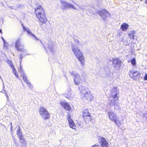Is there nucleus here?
Returning a JSON list of instances; mask_svg holds the SVG:
<instances>
[{"instance_id": "nucleus-1", "label": "nucleus", "mask_w": 147, "mask_h": 147, "mask_svg": "<svg viewBox=\"0 0 147 147\" xmlns=\"http://www.w3.org/2000/svg\"><path fill=\"white\" fill-rule=\"evenodd\" d=\"M74 44L71 45V49L75 56L80 62L81 65H84L85 60L81 51L78 47L80 44L79 41L77 39H74Z\"/></svg>"}, {"instance_id": "nucleus-2", "label": "nucleus", "mask_w": 147, "mask_h": 147, "mask_svg": "<svg viewBox=\"0 0 147 147\" xmlns=\"http://www.w3.org/2000/svg\"><path fill=\"white\" fill-rule=\"evenodd\" d=\"M35 13L38 19L41 22L45 23L47 19L44 10L41 6L35 9Z\"/></svg>"}, {"instance_id": "nucleus-3", "label": "nucleus", "mask_w": 147, "mask_h": 147, "mask_svg": "<svg viewBox=\"0 0 147 147\" xmlns=\"http://www.w3.org/2000/svg\"><path fill=\"white\" fill-rule=\"evenodd\" d=\"M20 57L19 59L20 61V69H19V71L20 73L21 76H22L23 77V80L24 81L25 83L28 84V86L31 88H32V86L31 84L29 83L28 80H27V78L26 74L24 72L23 70L22 69V66L21 65V63L22 59V54H20Z\"/></svg>"}, {"instance_id": "nucleus-4", "label": "nucleus", "mask_w": 147, "mask_h": 147, "mask_svg": "<svg viewBox=\"0 0 147 147\" xmlns=\"http://www.w3.org/2000/svg\"><path fill=\"white\" fill-rule=\"evenodd\" d=\"M108 113L109 117L110 119L114 121L118 126H119L121 125V123L118 120V117L112 111H109Z\"/></svg>"}, {"instance_id": "nucleus-5", "label": "nucleus", "mask_w": 147, "mask_h": 147, "mask_svg": "<svg viewBox=\"0 0 147 147\" xmlns=\"http://www.w3.org/2000/svg\"><path fill=\"white\" fill-rule=\"evenodd\" d=\"M71 75L74 77V81L75 84L77 86L80 85L82 82L80 75L75 72H72Z\"/></svg>"}, {"instance_id": "nucleus-6", "label": "nucleus", "mask_w": 147, "mask_h": 147, "mask_svg": "<svg viewBox=\"0 0 147 147\" xmlns=\"http://www.w3.org/2000/svg\"><path fill=\"white\" fill-rule=\"evenodd\" d=\"M39 113L42 116V118L44 119H47L50 117V115L49 112L43 108L41 107L40 109Z\"/></svg>"}, {"instance_id": "nucleus-7", "label": "nucleus", "mask_w": 147, "mask_h": 147, "mask_svg": "<svg viewBox=\"0 0 147 147\" xmlns=\"http://www.w3.org/2000/svg\"><path fill=\"white\" fill-rule=\"evenodd\" d=\"M61 8L63 9L70 8L75 9H76L73 4L67 3L65 1L61 0Z\"/></svg>"}, {"instance_id": "nucleus-8", "label": "nucleus", "mask_w": 147, "mask_h": 147, "mask_svg": "<svg viewBox=\"0 0 147 147\" xmlns=\"http://www.w3.org/2000/svg\"><path fill=\"white\" fill-rule=\"evenodd\" d=\"M98 13L101 16L102 20L105 21L106 20V19L107 18L110 17V13L107 11L105 10H103L102 11H98Z\"/></svg>"}, {"instance_id": "nucleus-9", "label": "nucleus", "mask_w": 147, "mask_h": 147, "mask_svg": "<svg viewBox=\"0 0 147 147\" xmlns=\"http://www.w3.org/2000/svg\"><path fill=\"white\" fill-rule=\"evenodd\" d=\"M20 39L18 38L15 43V47L16 49L21 52H24L25 50L23 49V46L20 42Z\"/></svg>"}, {"instance_id": "nucleus-10", "label": "nucleus", "mask_w": 147, "mask_h": 147, "mask_svg": "<svg viewBox=\"0 0 147 147\" xmlns=\"http://www.w3.org/2000/svg\"><path fill=\"white\" fill-rule=\"evenodd\" d=\"M105 74L106 76L110 80V78H113V73L111 71V69L109 67H107L105 68Z\"/></svg>"}, {"instance_id": "nucleus-11", "label": "nucleus", "mask_w": 147, "mask_h": 147, "mask_svg": "<svg viewBox=\"0 0 147 147\" xmlns=\"http://www.w3.org/2000/svg\"><path fill=\"white\" fill-rule=\"evenodd\" d=\"M113 66L116 68L117 69H119V67L121 63V61L116 58L113 59L112 61Z\"/></svg>"}, {"instance_id": "nucleus-12", "label": "nucleus", "mask_w": 147, "mask_h": 147, "mask_svg": "<svg viewBox=\"0 0 147 147\" xmlns=\"http://www.w3.org/2000/svg\"><path fill=\"white\" fill-rule=\"evenodd\" d=\"M79 88L82 96L89 92L88 89L86 87L81 86L79 87Z\"/></svg>"}, {"instance_id": "nucleus-13", "label": "nucleus", "mask_w": 147, "mask_h": 147, "mask_svg": "<svg viewBox=\"0 0 147 147\" xmlns=\"http://www.w3.org/2000/svg\"><path fill=\"white\" fill-rule=\"evenodd\" d=\"M111 96L115 99V100H118V97L117 96V89L115 88H113L112 89L111 92Z\"/></svg>"}, {"instance_id": "nucleus-14", "label": "nucleus", "mask_w": 147, "mask_h": 147, "mask_svg": "<svg viewBox=\"0 0 147 147\" xmlns=\"http://www.w3.org/2000/svg\"><path fill=\"white\" fill-rule=\"evenodd\" d=\"M141 75V73L140 72L138 71L134 74H131V75H130V77L134 80H137L140 78Z\"/></svg>"}, {"instance_id": "nucleus-15", "label": "nucleus", "mask_w": 147, "mask_h": 147, "mask_svg": "<svg viewBox=\"0 0 147 147\" xmlns=\"http://www.w3.org/2000/svg\"><path fill=\"white\" fill-rule=\"evenodd\" d=\"M101 145L102 147H109V144L108 141H107L105 139L102 137L100 138Z\"/></svg>"}, {"instance_id": "nucleus-16", "label": "nucleus", "mask_w": 147, "mask_h": 147, "mask_svg": "<svg viewBox=\"0 0 147 147\" xmlns=\"http://www.w3.org/2000/svg\"><path fill=\"white\" fill-rule=\"evenodd\" d=\"M61 104L63 107L66 110L70 111L71 109L70 105L67 103L65 102H62Z\"/></svg>"}, {"instance_id": "nucleus-17", "label": "nucleus", "mask_w": 147, "mask_h": 147, "mask_svg": "<svg viewBox=\"0 0 147 147\" xmlns=\"http://www.w3.org/2000/svg\"><path fill=\"white\" fill-rule=\"evenodd\" d=\"M47 44L48 49L50 50L51 52H52L53 51V43L52 40L47 41Z\"/></svg>"}, {"instance_id": "nucleus-18", "label": "nucleus", "mask_w": 147, "mask_h": 147, "mask_svg": "<svg viewBox=\"0 0 147 147\" xmlns=\"http://www.w3.org/2000/svg\"><path fill=\"white\" fill-rule=\"evenodd\" d=\"M67 119L70 127L73 129H74L75 128V126L73 120L71 118L70 115L67 117Z\"/></svg>"}, {"instance_id": "nucleus-19", "label": "nucleus", "mask_w": 147, "mask_h": 147, "mask_svg": "<svg viewBox=\"0 0 147 147\" xmlns=\"http://www.w3.org/2000/svg\"><path fill=\"white\" fill-rule=\"evenodd\" d=\"M83 96L84 99H85L88 101H91L92 98V95L90 92L86 93Z\"/></svg>"}, {"instance_id": "nucleus-20", "label": "nucleus", "mask_w": 147, "mask_h": 147, "mask_svg": "<svg viewBox=\"0 0 147 147\" xmlns=\"http://www.w3.org/2000/svg\"><path fill=\"white\" fill-rule=\"evenodd\" d=\"M7 63L10 65L11 67L12 68L13 73L14 75L16 76L17 77H18V76L17 75V73L16 72V69L14 67V65H13L12 62L11 61L9 60L7 61Z\"/></svg>"}, {"instance_id": "nucleus-21", "label": "nucleus", "mask_w": 147, "mask_h": 147, "mask_svg": "<svg viewBox=\"0 0 147 147\" xmlns=\"http://www.w3.org/2000/svg\"><path fill=\"white\" fill-rule=\"evenodd\" d=\"M82 116L83 118L86 117L87 116L91 115L90 113H89L88 110L87 109L84 110L83 111Z\"/></svg>"}, {"instance_id": "nucleus-22", "label": "nucleus", "mask_w": 147, "mask_h": 147, "mask_svg": "<svg viewBox=\"0 0 147 147\" xmlns=\"http://www.w3.org/2000/svg\"><path fill=\"white\" fill-rule=\"evenodd\" d=\"M117 100H115V99L113 98V99L109 100V103L110 106H115L116 103V101Z\"/></svg>"}, {"instance_id": "nucleus-23", "label": "nucleus", "mask_w": 147, "mask_h": 147, "mask_svg": "<svg viewBox=\"0 0 147 147\" xmlns=\"http://www.w3.org/2000/svg\"><path fill=\"white\" fill-rule=\"evenodd\" d=\"M128 25L125 23H124L121 26V28L123 30H127L128 28Z\"/></svg>"}, {"instance_id": "nucleus-24", "label": "nucleus", "mask_w": 147, "mask_h": 147, "mask_svg": "<svg viewBox=\"0 0 147 147\" xmlns=\"http://www.w3.org/2000/svg\"><path fill=\"white\" fill-rule=\"evenodd\" d=\"M91 118V115L87 116L86 117L84 118L85 122L86 123H88L90 121Z\"/></svg>"}, {"instance_id": "nucleus-25", "label": "nucleus", "mask_w": 147, "mask_h": 147, "mask_svg": "<svg viewBox=\"0 0 147 147\" xmlns=\"http://www.w3.org/2000/svg\"><path fill=\"white\" fill-rule=\"evenodd\" d=\"M135 32L134 30H133L128 34L130 38L132 39H134L135 36Z\"/></svg>"}, {"instance_id": "nucleus-26", "label": "nucleus", "mask_w": 147, "mask_h": 147, "mask_svg": "<svg viewBox=\"0 0 147 147\" xmlns=\"http://www.w3.org/2000/svg\"><path fill=\"white\" fill-rule=\"evenodd\" d=\"M17 134L18 136L22 135V132L21 131V129L19 126L17 130Z\"/></svg>"}, {"instance_id": "nucleus-27", "label": "nucleus", "mask_w": 147, "mask_h": 147, "mask_svg": "<svg viewBox=\"0 0 147 147\" xmlns=\"http://www.w3.org/2000/svg\"><path fill=\"white\" fill-rule=\"evenodd\" d=\"M20 142L22 144H24L22 146H24V147H26V146L28 144L26 142V140L24 138L23 140H21Z\"/></svg>"}, {"instance_id": "nucleus-28", "label": "nucleus", "mask_w": 147, "mask_h": 147, "mask_svg": "<svg viewBox=\"0 0 147 147\" xmlns=\"http://www.w3.org/2000/svg\"><path fill=\"white\" fill-rule=\"evenodd\" d=\"M23 29L24 31H26L29 34L31 32L28 28H26L24 26H23Z\"/></svg>"}, {"instance_id": "nucleus-29", "label": "nucleus", "mask_w": 147, "mask_h": 147, "mask_svg": "<svg viewBox=\"0 0 147 147\" xmlns=\"http://www.w3.org/2000/svg\"><path fill=\"white\" fill-rule=\"evenodd\" d=\"M131 63L133 65H136V60L135 58H133L131 60Z\"/></svg>"}, {"instance_id": "nucleus-30", "label": "nucleus", "mask_w": 147, "mask_h": 147, "mask_svg": "<svg viewBox=\"0 0 147 147\" xmlns=\"http://www.w3.org/2000/svg\"><path fill=\"white\" fill-rule=\"evenodd\" d=\"M138 71H135L133 70L131 71L129 73V76H130V75H131V74H135V73H136V72H137Z\"/></svg>"}, {"instance_id": "nucleus-31", "label": "nucleus", "mask_w": 147, "mask_h": 147, "mask_svg": "<svg viewBox=\"0 0 147 147\" xmlns=\"http://www.w3.org/2000/svg\"><path fill=\"white\" fill-rule=\"evenodd\" d=\"M29 35L31 36H33V37H34L35 38L37 39V40H38L37 38L35 36V35L33 33H32L31 32L29 34Z\"/></svg>"}, {"instance_id": "nucleus-32", "label": "nucleus", "mask_w": 147, "mask_h": 147, "mask_svg": "<svg viewBox=\"0 0 147 147\" xmlns=\"http://www.w3.org/2000/svg\"><path fill=\"white\" fill-rule=\"evenodd\" d=\"M144 80H147V74H145V76L144 77Z\"/></svg>"}, {"instance_id": "nucleus-33", "label": "nucleus", "mask_w": 147, "mask_h": 147, "mask_svg": "<svg viewBox=\"0 0 147 147\" xmlns=\"http://www.w3.org/2000/svg\"><path fill=\"white\" fill-rule=\"evenodd\" d=\"M19 139H20V141L21 140H23V139L24 138V137L23 136V135H22V136H19Z\"/></svg>"}, {"instance_id": "nucleus-34", "label": "nucleus", "mask_w": 147, "mask_h": 147, "mask_svg": "<svg viewBox=\"0 0 147 147\" xmlns=\"http://www.w3.org/2000/svg\"><path fill=\"white\" fill-rule=\"evenodd\" d=\"M72 2L73 3H74L75 4V3L73 1H72ZM76 4L79 7V8L80 9H83V8H82L80 6H79V5H78V4Z\"/></svg>"}, {"instance_id": "nucleus-35", "label": "nucleus", "mask_w": 147, "mask_h": 147, "mask_svg": "<svg viewBox=\"0 0 147 147\" xmlns=\"http://www.w3.org/2000/svg\"><path fill=\"white\" fill-rule=\"evenodd\" d=\"M5 96L7 98V99H8V95L6 92H5Z\"/></svg>"}, {"instance_id": "nucleus-36", "label": "nucleus", "mask_w": 147, "mask_h": 147, "mask_svg": "<svg viewBox=\"0 0 147 147\" xmlns=\"http://www.w3.org/2000/svg\"><path fill=\"white\" fill-rule=\"evenodd\" d=\"M1 38H2V40L3 41V42H4V44H5V41L4 39V38L3 37H2Z\"/></svg>"}, {"instance_id": "nucleus-37", "label": "nucleus", "mask_w": 147, "mask_h": 147, "mask_svg": "<svg viewBox=\"0 0 147 147\" xmlns=\"http://www.w3.org/2000/svg\"><path fill=\"white\" fill-rule=\"evenodd\" d=\"M7 44V42H6V41L5 42V44H4V47L5 46H6V44Z\"/></svg>"}, {"instance_id": "nucleus-38", "label": "nucleus", "mask_w": 147, "mask_h": 147, "mask_svg": "<svg viewBox=\"0 0 147 147\" xmlns=\"http://www.w3.org/2000/svg\"><path fill=\"white\" fill-rule=\"evenodd\" d=\"M13 129V127L12 126H11L10 127V129L11 130H12Z\"/></svg>"}, {"instance_id": "nucleus-39", "label": "nucleus", "mask_w": 147, "mask_h": 147, "mask_svg": "<svg viewBox=\"0 0 147 147\" xmlns=\"http://www.w3.org/2000/svg\"><path fill=\"white\" fill-rule=\"evenodd\" d=\"M145 3L146 4H147V0H145Z\"/></svg>"}, {"instance_id": "nucleus-40", "label": "nucleus", "mask_w": 147, "mask_h": 147, "mask_svg": "<svg viewBox=\"0 0 147 147\" xmlns=\"http://www.w3.org/2000/svg\"><path fill=\"white\" fill-rule=\"evenodd\" d=\"M44 47L46 50V52H47V50L46 49V47H45V46H44Z\"/></svg>"}, {"instance_id": "nucleus-41", "label": "nucleus", "mask_w": 147, "mask_h": 147, "mask_svg": "<svg viewBox=\"0 0 147 147\" xmlns=\"http://www.w3.org/2000/svg\"><path fill=\"white\" fill-rule=\"evenodd\" d=\"M0 33H2L1 30L0 29Z\"/></svg>"}, {"instance_id": "nucleus-42", "label": "nucleus", "mask_w": 147, "mask_h": 147, "mask_svg": "<svg viewBox=\"0 0 147 147\" xmlns=\"http://www.w3.org/2000/svg\"><path fill=\"white\" fill-rule=\"evenodd\" d=\"M0 79H1V80H2V78H1V76H0Z\"/></svg>"}, {"instance_id": "nucleus-43", "label": "nucleus", "mask_w": 147, "mask_h": 147, "mask_svg": "<svg viewBox=\"0 0 147 147\" xmlns=\"http://www.w3.org/2000/svg\"><path fill=\"white\" fill-rule=\"evenodd\" d=\"M11 126H12V124L11 122Z\"/></svg>"}, {"instance_id": "nucleus-44", "label": "nucleus", "mask_w": 147, "mask_h": 147, "mask_svg": "<svg viewBox=\"0 0 147 147\" xmlns=\"http://www.w3.org/2000/svg\"><path fill=\"white\" fill-rule=\"evenodd\" d=\"M3 88H4V83L3 82Z\"/></svg>"}, {"instance_id": "nucleus-45", "label": "nucleus", "mask_w": 147, "mask_h": 147, "mask_svg": "<svg viewBox=\"0 0 147 147\" xmlns=\"http://www.w3.org/2000/svg\"><path fill=\"white\" fill-rule=\"evenodd\" d=\"M146 117L147 118V115H146Z\"/></svg>"}, {"instance_id": "nucleus-46", "label": "nucleus", "mask_w": 147, "mask_h": 147, "mask_svg": "<svg viewBox=\"0 0 147 147\" xmlns=\"http://www.w3.org/2000/svg\"><path fill=\"white\" fill-rule=\"evenodd\" d=\"M143 1V0H140V1Z\"/></svg>"}]
</instances>
